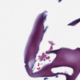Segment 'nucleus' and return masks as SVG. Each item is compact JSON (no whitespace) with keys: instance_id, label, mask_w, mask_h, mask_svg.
Segmentation results:
<instances>
[{"instance_id":"f257e3e1","label":"nucleus","mask_w":80,"mask_h":80,"mask_svg":"<svg viewBox=\"0 0 80 80\" xmlns=\"http://www.w3.org/2000/svg\"><path fill=\"white\" fill-rule=\"evenodd\" d=\"M24 63H26V65L25 66L26 67V71L29 76H31V75H32V77L34 78L39 77L38 76V74H34L32 72H33L32 69H33V67H34L33 65H32V68L30 69V67H29L28 63H27V60H26Z\"/></svg>"},{"instance_id":"f03ea898","label":"nucleus","mask_w":80,"mask_h":80,"mask_svg":"<svg viewBox=\"0 0 80 80\" xmlns=\"http://www.w3.org/2000/svg\"><path fill=\"white\" fill-rule=\"evenodd\" d=\"M60 66H53L52 64H50L43 67L41 71V72H43L44 73H48L51 72V70L53 68L59 67Z\"/></svg>"},{"instance_id":"7ed1b4c3","label":"nucleus","mask_w":80,"mask_h":80,"mask_svg":"<svg viewBox=\"0 0 80 80\" xmlns=\"http://www.w3.org/2000/svg\"><path fill=\"white\" fill-rule=\"evenodd\" d=\"M47 15L45 14V13H42L41 14V16L39 21V23L40 25L43 22H44L46 20V17Z\"/></svg>"},{"instance_id":"20e7f679","label":"nucleus","mask_w":80,"mask_h":80,"mask_svg":"<svg viewBox=\"0 0 80 80\" xmlns=\"http://www.w3.org/2000/svg\"><path fill=\"white\" fill-rule=\"evenodd\" d=\"M79 22H80V18L74 20L72 22L68 24V25H70V26H75L76 25L78 24V23Z\"/></svg>"},{"instance_id":"39448f33","label":"nucleus","mask_w":80,"mask_h":80,"mask_svg":"<svg viewBox=\"0 0 80 80\" xmlns=\"http://www.w3.org/2000/svg\"><path fill=\"white\" fill-rule=\"evenodd\" d=\"M64 75L66 77V80H74L76 78L74 75L70 76L66 73H64Z\"/></svg>"},{"instance_id":"423d86ee","label":"nucleus","mask_w":80,"mask_h":80,"mask_svg":"<svg viewBox=\"0 0 80 80\" xmlns=\"http://www.w3.org/2000/svg\"><path fill=\"white\" fill-rule=\"evenodd\" d=\"M59 74H61V73L59 72L54 73H53V72H49V74L48 76H47L46 77H55V76H56V78H58V76H57V75H59Z\"/></svg>"},{"instance_id":"0eeeda50","label":"nucleus","mask_w":80,"mask_h":80,"mask_svg":"<svg viewBox=\"0 0 80 80\" xmlns=\"http://www.w3.org/2000/svg\"><path fill=\"white\" fill-rule=\"evenodd\" d=\"M39 36L38 33L36 32L34 34V38H33L32 41H36V40H37Z\"/></svg>"},{"instance_id":"6e6552de","label":"nucleus","mask_w":80,"mask_h":80,"mask_svg":"<svg viewBox=\"0 0 80 80\" xmlns=\"http://www.w3.org/2000/svg\"><path fill=\"white\" fill-rule=\"evenodd\" d=\"M58 50H55L53 51H50L48 54H49L50 53H56L57 54L58 52Z\"/></svg>"},{"instance_id":"1a4fd4ad","label":"nucleus","mask_w":80,"mask_h":80,"mask_svg":"<svg viewBox=\"0 0 80 80\" xmlns=\"http://www.w3.org/2000/svg\"><path fill=\"white\" fill-rule=\"evenodd\" d=\"M47 27H46V28H45V30L43 31V33H45V31H46V30H47Z\"/></svg>"},{"instance_id":"9d476101","label":"nucleus","mask_w":80,"mask_h":80,"mask_svg":"<svg viewBox=\"0 0 80 80\" xmlns=\"http://www.w3.org/2000/svg\"><path fill=\"white\" fill-rule=\"evenodd\" d=\"M42 26L43 27V30H44V26L43 25H42Z\"/></svg>"},{"instance_id":"9b49d317","label":"nucleus","mask_w":80,"mask_h":80,"mask_svg":"<svg viewBox=\"0 0 80 80\" xmlns=\"http://www.w3.org/2000/svg\"><path fill=\"white\" fill-rule=\"evenodd\" d=\"M47 79H48V78H45L44 79V80H47Z\"/></svg>"},{"instance_id":"f8f14e48","label":"nucleus","mask_w":80,"mask_h":80,"mask_svg":"<svg viewBox=\"0 0 80 80\" xmlns=\"http://www.w3.org/2000/svg\"><path fill=\"white\" fill-rule=\"evenodd\" d=\"M76 50H80V48H78L76 49Z\"/></svg>"},{"instance_id":"ddd939ff","label":"nucleus","mask_w":80,"mask_h":80,"mask_svg":"<svg viewBox=\"0 0 80 80\" xmlns=\"http://www.w3.org/2000/svg\"><path fill=\"white\" fill-rule=\"evenodd\" d=\"M43 60V58H42V59H41V61H42V60Z\"/></svg>"},{"instance_id":"4468645a","label":"nucleus","mask_w":80,"mask_h":80,"mask_svg":"<svg viewBox=\"0 0 80 80\" xmlns=\"http://www.w3.org/2000/svg\"><path fill=\"white\" fill-rule=\"evenodd\" d=\"M43 60V58H42V59H41V61H42V60Z\"/></svg>"},{"instance_id":"2eb2a0df","label":"nucleus","mask_w":80,"mask_h":80,"mask_svg":"<svg viewBox=\"0 0 80 80\" xmlns=\"http://www.w3.org/2000/svg\"><path fill=\"white\" fill-rule=\"evenodd\" d=\"M65 67H69L68 66H65Z\"/></svg>"},{"instance_id":"dca6fc26","label":"nucleus","mask_w":80,"mask_h":80,"mask_svg":"<svg viewBox=\"0 0 80 80\" xmlns=\"http://www.w3.org/2000/svg\"><path fill=\"white\" fill-rule=\"evenodd\" d=\"M73 72H74V69L73 68Z\"/></svg>"}]
</instances>
